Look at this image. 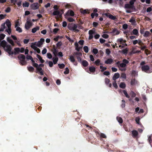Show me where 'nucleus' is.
I'll return each mask as SVG.
<instances>
[{
	"instance_id": "obj_1",
	"label": "nucleus",
	"mask_w": 152,
	"mask_h": 152,
	"mask_svg": "<svg viewBox=\"0 0 152 152\" xmlns=\"http://www.w3.org/2000/svg\"><path fill=\"white\" fill-rule=\"evenodd\" d=\"M0 46L2 47L5 51H6L9 55H16L20 51V48H14L15 52L12 51V48L11 45L7 44L4 40L2 41L0 43Z\"/></svg>"
},
{
	"instance_id": "obj_2",
	"label": "nucleus",
	"mask_w": 152,
	"mask_h": 152,
	"mask_svg": "<svg viewBox=\"0 0 152 152\" xmlns=\"http://www.w3.org/2000/svg\"><path fill=\"white\" fill-rule=\"evenodd\" d=\"M145 64V62L144 61H142L140 63V65L142 66L141 68L142 71L146 73H150L151 72L149 70L150 67L148 65H144Z\"/></svg>"
},
{
	"instance_id": "obj_3",
	"label": "nucleus",
	"mask_w": 152,
	"mask_h": 152,
	"mask_svg": "<svg viewBox=\"0 0 152 152\" xmlns=\"http://www.w3.org/2000/svg\"><path fill=\"white\" fill-rule=\"evenodd\" d=\"M72 24H69L68 25V28L71 30H72L74 31H76L77 32L79 31V30L77 29V25L75 24H74V26H72Z\"/></svg>"
},
{
	"instance_id": "obj_4",
	"label": "nucleus",
	"mask_w": 152,
	"mask_h": 152,
	"mask_svg": "<svg viewBox=\"0 0 152 152\" xmlns=\"http://www.w3.org/2000/svg\"><path fill=\"white\" fill-rule=\"evenodd\" d=\"M95 33V28H93L92 30H90L88 31L89 34V39H91L93 38V34Z\"/></svg>"
},
{
	"instance_id": "obj_5",
	"label": "nucleus",
	"mask_w": 152,
	"mask_h": 152,
	"mask_svg": "<svg viewBox=\"0 0 152 152\" xmlns=\"http://www.w3.org/2000/svg\"><path fill=\"white\" fill-rule=\"evenodd\" d=\"M76 55L78 61L79 62H81L82 61L81 58L80 57L82 55V53L80 52H77L74 53Z\"/></svg>"
},
{
	"instance_id": "obj_6",
	"label": "nucleus",
	"mask_w": 152,
	"mask_h": 152,
	"mask_svg": "<svg viewBox=\"0 0 152 152\" xmlns=\"http://www.w3.org/2000/svg\"><path fill=\"white\" fill-rule=\"evenodd\" d=\"M30 7L33 10L38 9L39 8V4L38 3H34L31 4Z\"/></svg>"
},
{
	"instance_id": "obj_7",
	"label": "nucleus",
	"mask_w": 152,
	"mask_h": 152,
	"mask_svg": "<svg viewBox=\"0 0 152 152\" xmlns=\"http://www.w3.org/2000/svg\"><path fill=\"white\" fill-rule=\"evenodd\" d=\"M69 60H70V61L73 63L75 66H76L77 64V62L75 61L74 57L73 56H69Z\"/></svg>"
},
{
	"instance_id": "obj_8",
	"label": "nucleus",
	"mask_w": 152,
	"mask_h": 152,
	"mask_svg": "<svg viewBox=\"0 0 152 152\" xmlns=\"http://www.w3.org/2000/svg\"><path fill=\"white\" fill-rule=\"evenodd\" d=\"M105 15L107 17L113 20H115L116 19L115 16H114L109 13H106Z\"/></svg>"
},
{
	"instance_id": "obj_9",
	"label": "nucleus",
	"mask_w": 152,
	"mask_h": 152,
	"mask_svg": "<svg viewBox=\"0 0 152 152\" xmlns=\"http://www.w3.org/2000/svg\"><path fill=\"white\" fill-rule=\"evenodd\" d=\"M32 25V23L31 21H27L25 24V28L27 30H28Z\"/></svg>"
},
{
	"instance_id": "obj_10",
	"label": "nucleus",
	"mask_w": 152,
	"mask_h": 152,
	"mask_svg": "<svg viewBox=\"0 0 152 152\" xmlns=\"http://www.w3.org/2000/svg\"><path fill=\"white\" fill-rule=\"evenodd\" d=\"M45 42V39L43 38H41L40 39L39 41H38L37 44H36V45L38 47H40L43 44V43Z\"/></svg>"
},
{
	"instance_id": "obj_11",
	"label": "nucleus",
	"mask_w": 152,
	"mask_h": 152,
	"mask_svg": "<svg viewBox=\"0 0 152 152\" xmlns=\"http://www.w3.org/2000/svg\"><path fill=\"white\" fill-rule=\"evenodd\" d=\"M116 64L117 65L118 67L125 68L126 66V65L123 63L120 64V61H118L116 63Z\"/></svg>"
},
{
	"instance_id": "obj_12",
	"label": "nucleus",
	"mask_w": 152,
	"mask_h": 152,
	"mask_svg": "<svg viewBox=\"0 0 152 152\" xmlns=\"http://www.w3.org/2000/svg\"><path fill=\"white\" fill-rule=\"evenodd\" d=\"M138 83L137 80H136L135 78H132L130 84L131 86H134L136 84H137Z\"/></svg>"
},
{
	"instance_id": "obj_13",
	"label": "nucleus",
	"mask_w": 152,
	"mask_h": 152,
	"mask_svg": "<svg viewBox=\"0 0 152 152\" xmlns=\"http://www.w3.org/2000/svg\"><path fill=\"white\" fill-rule=\"evenodd\" d=\"M74 15V12L72 10H69L66 13L65 16H69V15L71 16H73Z\"/></svg>"
},
{
	"instance_id": "obj_14",
	"label": "nucleus",
	"mask_w": 152,
	"mask_h": 152,
	"mask_svg": "<svg viewBox=\"0 0 152 152\" xmlns=\"http://www.w3.org/2000/svg\"><path fill=\"white\" fill-rule=\"evenodd\" d=\"M81 64L84 67H86L88 66V63L87 61L86 60H84L83 61H81V62H80Z\"/></svg>"
},
{
	"instance_id": "obj_15",
	"label": "nucleus",
	"mask_w": 152,
	"mask_h": 152,
	"mask_svg": "<svg viewBox=\"0 0 152 152\" xmlns=\"http://www.w3.org/2000/svg\"><path fill=\"white\" fill-rule=\"evenodd\" d=\"M132 136L133 137H136L138 135V132L136 130H133L132 132Z\"/></svg>"
},
{
	"instance_id": "obj_16",
	"label": "nucleus",
	"mask_w": 152,
	"mask_h": 152,
	"mask_svg": "<svg viewBox=\"0 0 152 152\" xmlns=\"http://www.w3.org/2000/svg\"><path fill=\"white\" fill-rule=\"evenodd\" d=\"M37 70L38 72H39L40 74V75H44L43 72L42 70V68L39 67L37 68Z\"/></svg>"
},
{
	"instance_id": "obj_17",
	"label": "nucleus",
	"mask_w": 152,
	"mask_h": 152,
	"mask_svg": "<svg viewBox=\"0 0 152 152\" xmlns=\"http://www.w3.org/2000/svg\"><path fill=\"white\" fill-rule=\"evenodd\" d=\"M119 74L118 73H115L113 77V79L114 80H116V79L119 78Z\"/></svg>"
},
{
	"instance_id": "obj_18",
	"label": "nucleus",
	"mask_w": 152,
	"mask_h": 152,
	"mask_svg": "<svg viewBox=\"0 0 152 152\" xmlns=\"http://www.w3.org/2000/svg\"><path fill=\"white\" fill-rule=\"evenodd\" d=\"M113 60L111 58H108L105 61V63L107 64H110L113 62Z\"/></svg>"
},
{
	"instance_id": "obj_19",
	"label": "nucleus",
	"mask_w": 152,
	"mask_h": 152,
	"mask_svg": "<svg viewBox=\"0 0 152 152\" xmlns=\"http://www.w3.org/2000/svg\"><path fill=\"white\" fill-rule=\"evenodd\" d=\"M7 42L10 43L12 46L15 45V44L13 41L10 38L8 37L7 39Z\"/></svg>"
},
{
	"instance_id": "obj_20",
	"label": "nucleus",
	"mask_w": 152,
	"mask_h": 152,
	"mask_svg": "<svg viewBox=\"0 0 152 152\" xmlns=\"http://www.w3.org/2000/svg\"><path fill=\"white\" fill-rule=\"evenodd\" d=\"M18 58L19 60L20 59H26L25 56L24 55L22 54H19L18 56Z\"/></svg>"
},
{
	"instance_id": "obj_21",
	"label": "nucleus",
	"mask_w": 152,
	"mask_h": 152,
	"mask_svg": "<svg viewBox=\"0 0 152 152\" xmlns=\"http://www.w3.org/2000/svg\"><path fill=\"white\" fill-rule=\"evenodd\" d=\"M5 23L6 24L8 28H11V24L10 22L9 21V20H7Z\"/></svg>"
},
{
	"instance_id": "obj_22",
	"label": "nucleus",
	"mask_w": 152,
	"mask_h": 152,
	"mask_svg": "<svg viewBox=\"0 0 152 152\" xmlns=\"http://www.w3.org/2000/svg\"><path fill=\"white\" fill-rule=\"evenodd\" d=\"M39 26H36V27H35L32 29L31 32L32 33H35L37 31L39 30Z\"/></svg>"
},
{
	"instance_id": "obj_23",
	"label": "nucleus",
	"mask_w": 152,
	"mask_h": 152,
	"mask_svg": "<svg viewBox=\"0 0 152 152\" xmlns=\"http://www.w3.org/2000/svg\"><path fill=\"white\" fill-rule=\"evenodd\" d=\"M89 69L91 72H94L96 71V68L94 66H90L89 67Z\"/></svg>"
},
{
	"instance_id": "obj_24",
	"label": "nucleus",
	"mask_w": 152,
	"mask_h": 152,
	"mask_svg": "<svg viewBox=\"0 0 152 152\" xmlns=\"http://www.w3.org/2000/svg\"><path fill=\"white\" fill-rule=\"evenodd\" d=\"M151 34L148 31H146L143 35V36L145 37H148L150 36Z\"/></svg>"
},
{
	"instance_id": "obj_25",
	"label": "nucleus",
	"mask_w": 152,
	"mask_h": 152,
	"mask_svg": "<svg viewBox=\"0 0 152 152\" xmlns=\"http://www.w3.org/2000/svg\"><path fill=\"white\" fill-rule=\"evenodd\" d=\"M20 63L22 65H24L26 64L27 62L25 60V59H20Z\"/></svg>"
},
{
	"instance_id": "obj_26",
	"label": "nucleus",
	"mask_w": 152,
	"mask_h": 152,
	"mask_svg": "<svg viewBox=\"0 0 152 152\" xmlns=\"http://www.w3.org/2000/svg\"><path fill=\"white\" fill-rule=\"evenodd\" d=\"M119 86L121 88L124 89L126 87V85L124 82H121Z\"/></svg>"
},
{
	"instance_id": "obj_27",
	"label": "nucleus",
	"mask_w": 152,
	"mask_h": 152,
	"mask_svg": "<svg viewBox=\"0 0 152 152\" xmlns=\"http://www.w3.org/2000/svg\"><path fill=\"white\" fill-rule=\"evenodd\" d=\"M37 57L39 59L41 63H43L44 62L45 60L42 59V58L38 54H37Z\"/></svg>"
},
{
	"instance_id": "obj_28",
	"label": "nucleus",
	"mask_w": 152,
	"mask_h": 152,
	"mask_svg": "<svg viewBox=\"0 0 152 152\" xmlns=\"http://www.w3.org/2000/svg\"><path fill=\"white\" fill-rule=\"evenodd\" d=\"M132 34L135 35H139V33L138 30L136 29H134L132 31Z\"/></svg>"
},
{
	"instance_id": "obj_29",
	"label": "nucleus",
	"mask_w": 152,
	"mask_h": 152,
	"mask_svg": "<svg viewBox=\"0 0 152 152\" xmlns=\"http://www.w3.org/2000/svg\"><path fill=\"white\" fill-rule=\"evenodd\" d=\"M58 60V58L57 57H53V63L54 64H55L57 63Z\"/></svg>"
},
{
	"instance_id": "obj_30",
	"label": "nucleus",
	"mask_w": 152,
	"mask_h": 152,
	"mask_svg": "<svg viewBox=\"0 0 152 152\" xmlns=\"http://www.w3.org/2000/svg\"><path fill=\"white\" fill-rule=\"evenodd\" d=\"M125 8L126 9H133V7L129 4H126L125 5Z\"/></svg>"
},
{
	"instance_id": "obj_31",
	"label": "nucleus",
	"mask_w": 152,
	"mask_h": 152,
	"mask_svg": "<svg viewBox=\"0 0 152 152\" xmlns=\"http://www.w3.org/2000/svg\"><path fill=\"white\" fill-rule=\"evenodd\" d=\"M112 33L118 35L119 34V32L117 30V29L115 28L112 31Z\"/></svg>"
},
{
	"instance_id": "obj_32",
	"label": "nucleus",
	"mask_w": 152,
	"mask_h": 152,
	"mask_svg": "<svg viewBox=\"0 0 152 152\" xmlns=\"http://www.w3.org/2000/svg\"><path fill=\"white\" fill-rule=\"evenodd\" d=\"M129 22L132 23V25H136V22L135 19H131Z\"/></svg>"
},
{
	"instance_id": "obj_33",
	"label": "nucleus",
	"mask_w": 152,
	"mask_h": 152,
	"mask_svg": "<svg viewBox=\"0 0 152 152\" xmlns=\"http://www.w3.org/2000/svg\"><path fill=\"white\" fill-rule=\"evenodd\" d=\"M36 42L32 43L31 46V47L35 50H36L37 48V47L35 46L36 45Z\"/></svg>"
},
{
	"instance_id": "obj_34",
	"label": "nucleus",
	"mask_w": 152,
	"mask_h": 152,
	"mask_svg": "<svg viewBox=\"0 0 152 152\" xmlns=\"http://www.w3.org/2000/svg\"><path fill=\"white\" fill-rule=\"evenodd\" d=\"M123 92L126 97L128 98H130V96L127 93V91L126 90H123Z\"/></svg>"
},
{
	"instance_id": "obj_35",
	"label": "nucleus",
	"mask_w": 152,
	"mask_h": 152,
	"mask_svg": "<svg viewBox=\"0 0 152 152\" xmlns=\"http://www.w3.org/2000/svg\"><path fill=\"white\" fill-rule=\"evenodd\" d=\"M117 120L120 124H122L123 122V120L122 118L120 117L117 118Z\"/></svg>"
},
{
	"instance_id": "obj_36",
	"label": "nucleus",
	"mask_w": 152,
	"mask_h": 152,
	"mask_svg": "<svg viewBox=\"0 0 152 152\" xmlns=\"http://www.w3.org/2000/svg\"><path fill=\"white\" fill-rule=\"evenodd\" d=\"M135 1L136 0H131L129 2V4L132 6L133 8L134 7V4Z\"/></svg>"
},
{
	"instance_id": "obj_37",
	"label": "nucleus",
	"mask_w": 152,
	"mask_h": 152,
	"mask_svg": "<svg viewBox=\"0 0 152 152\" xmlns=\"http://www.w3.org/2000/svg\"><path fill=\"white\" fill-rule=\"evenodd\" d=\"M28 70L30 72H33L34 70V68L32 66L28 67Z\"/></svg>"
},
{
	"instance_id": "obj_38",
	"label": "nucleus",
	"mask_w": 152,
	"mask_h": 152,
	"mask_svg": "<svg viewBox=\"0 0 152 152\" xmlns=\"http://www.w3.org/2000/svg\"><path fill=\"white\" fill-rule=\"evenodd\" d=\"M29 5V4L28 2H25L23 4V7H28Z\"/></svg>"
},
{
	"instance_id": "obj_39",
	"label": "nucleus",
	"mask_w": 152,
	"mask_h": 152,
	"mask_svg": "<svg viewBox=\"0 0 152 152\" xmlns=\"http://www.w3.org/2000/svg\"><path fill=\"white\" fill-rule=\"evenodd\" d=\"M5 23H4L1 24V31H4V29L6 28V27L5 26Z\"/></svg>"
},
{
	"instance_id": "obj_40",
	"label": "nucleus",
	"mask_w": 152,
	"mask_h": 152,
	"mask_svg": "<svg viewBox=\"0 0 152 152\" xmlns=\"http://www.w3.org/2000/svg\"><path fill=\"white\" fill-rule=\"evenodd\" d=\"M60 12L58 10H56L53 12V15H58L60 14Z\"/></svg>"
},
{
	"instance_id": "obj_41",
	"label": "nucleus",
	"mask_w": 152,
	"mask_h": 152,
	"mask_svg": "<svg viewBox=\"0 0 152 152\" xmlns=\"http://www.w3.org/2000/svg\"><path fill=\"white\" fill-rule=\"evenodd\" d=\"M126 102L124 100H122V104L121 105V106L122 108H124L125 106Z\"/></svg>"
},
{
	"instance_id": "obj_42",
	"label": "nucleus",
	"mask_w": 152,
	"mask_h": 152,
	"mask_svg": "<svg viewBox=\"0 0 152 152\" xmlns=\"http://www.w3.org/2000/svg\"><path fill=\"white\" fill-rule=\"evenodd\" d=\"M128 50L127 48L123 49L122 51V52L124 54H126L127 53Z\"/></svg>"
},
{
	"instance_id": "obj_43",
	"label": "nucleus",
	"mask_w": 152,
	"mask_h": 152,
	"mask_svg": "<svg viewBox=\"0 0 152 152\" xmlns=\"http://www.w3.org/2000/svg\"><path fill=\"white\" fill-rule=\"evenodd\" d=\"M113 86L115 88H118V86L116 83V80H114V81L113 82Z\"/></svg>"
},
{
	"instance_id": "obj_44",
	"label": "nucleus",
	"mask_w": 152,
	"mask_h": 152,
	"mask_svg": "<svg viewBox=\"0 0 152 152\" xmlns=\"http://www.w3.org/2000/svg\"><path fill=\"white\" fill-rule=\"evenodd\" d=\"M88 11V10H83V9H81V12L83 14H85L87 13Z\"/></svg>"
},
{
	"instance_id": "obj_45",
	"label": "nucleus",
	"mask_w": 152,
	"mask_h": 152,
	"mask_svg": "<svg viewBox=\"0 0 152 152\" xmlns=\"http://www.w3.org/2000/svg\"><path fill=\"white\" fill-rule=\"evenodd\" d=\"M100 69H101V72H103L107 69L106 67H104L102 66H100Z\"/></svg>"
},
{
	"instance_id": "obj_46",
	"label": "nucleus",
	"mask_w": 152,
	"mask_h": 152,
	"mask_svg": "<svg viewBox=\"0 0 152 152\" xmlns=\"http://www.w3.org/2000/svg\"><path fill=\"white\" fill-rule=\"evenodd\" d=\"M58 66L60 69H62L64 68L65 65L63 64H58Z\"/></svg>"
},
{
	"instance_id": "obj_47",
	"label": "nucleus",
	"mask_w": 152,
	"mask_h": 152,
	"mask_svg": "<svg viewBox=\"0 0 152 152\" xmlns=\"http://www.w3.org/2000/svg\"><path fill=\"white\" fill-rule=\"evenodd\" d=\"M130 95L132 98L135 97L136 96V94L132 91L131 92Z\"/></svg>"
},
{
	"instance_id": "obj_48",
	"label": "nucleus",
	"mask_w": 152,
	"mask_h": 152,
	"mask_svg": "<svg viewBox=\"0 0 152 152\" xmlns=\"http://www.w3.org/2000/svg\"><path fill=\"white\" fill-rule=\"evenodd\" d=\"M16 28V31H18L19 33H21L22 32V29L19 27H15Z\"/></svg>"
},
{
	"instance_id": "obj_49",
	"label": "nucleus",
	"mask_w": 152,
	"mask_h": 152,
	"mask_svg": "<svg viewBox=\"0 0 152 152\" xmlns=\"http://www.w3.org/2000/svg\"><path fill=\"white\" fill-rule=\"evenodd\" d=\"M83 50L86 53H87L88 51V47L87 46H85L83 48Z\"/></svg>"
},
{
	"instance_id": "obj_50",
	"label": "nucleus",
	"mask_w": 152,
	"mask_h": 152,
	"mask_svg": "<svg viewBox=\"0 0 152 152\" xmlns=\"http://www.w3.org/2000/svg\"><path fill=\"white\" fill-rule=\"evenodd\" d=\"M110 82V80L107 78H106L105 79V83L107 85H108Z\"/></svg>"
},
{
	"instance_id": "obj_51",
	"label": "nucleus",
	"mask_w": 152,
	"mask_h": 152,
	"mask_svg": "<svg viewBox=\"0 0 152 152\" xmlns=\"http://www.w3.org/2000/svg\"><path fill=\"white\" fill-rule=\"evenodd\" d=\"M100 62V59H98L95 61V63L96 65L99 66V64Z\"/></svg>"
},
{
	"instance_id": "obj_52",
	"label": "nucleus",
	"mask_w": 152,
	"mask_h": 152,
	"mask_svg": "<svg viewBox=\"0 0 152 152\" xmlns=\"http://www.w3.org/2000/svg\"><path fill=\"white\" fill-rule=\"evenodd\" d=\"M6 31L9 34H10L11 33V28H8L6 29Z\"/></svg>"
},
{
	"instance_id": "obj_53",
	"label": "nucleus",
	"mask_w": 152,
	"mask_h": 152,
	"mask_svg": "<svg viewBox=\"0 0 152 152\" xmlns=\"http://www.w3.org/2000/svg\"><path fill=\"white\" fill-rule=\"evenodd\" d=\"M69 73V70L68 67H66L65 68V71L64 72V73L65 74H67Z\"/></svg>"
},
{
	"instance_id": "obj_54",
	"label": "nucleus",
	"mask_w": 152,
	"mask_h": 152,
	"mask_svg": "<svg viewBox=\"0 0 152 152\" xmlns=\"http://www.w3.org/2000/svg\"><path fill=\"white\" fill-rule=\"evenodd\" d=\"M140 118L139 117H137L136 118L135 121L138 124H140Z\"/></svg>"
},
{
	"instance_id": "obj_55",
	"label": "nucleus",
	"mask_w": 152,
	"mask_h": 152,
	"mask_svg": "<svg viewBox=\"0 0 152 152\" xmlns=\"http://www.w3.org/2000/svg\"><path fill=\"white\" fill-rule=\"evenodd\" d=\"M92 52L94 54H96L98 53V50L96 48H94L93 49Z\"/></svg>"
},
{
	"instance_id": "obj_56",
	"label": "nucleus",
	"mask_w": 152,
	"mask_h": 152,
	"mask_svg": "<svg viewBox=\"0 0 152 152\" xmlns=\"http://www.w3.org/2000/svg\"><path fill=\"white\" fill-rule=\"evenodd\" d=\"M47 57L49 59H51L52 58V56L51 54L50 53H48L47 54Z\"/></svg>"
},
{
	"instance_id": "obj_57",
	"label": "nucleus",
	"mask_w": 152,
	"mask_h": 152,
	"mask_svg": "<svg viewBox=\"0 0 152 152\" xmlns=\"http://www.w3.org/2000/svg\"><path fill=\"white\" fill-rule=\"evenodd\" d=\"M102 37L104 38L107 39L108 38L109 36L108 34H104L102 35Z\"/></svg>"
},
{
	"instance_id": "obj_58",
	"label": "nucleus",
	"mask_w": 152,
	"mask_h": 152,
	"mask_svg": "<svg viewBox=\"0 0 152 152\" xmlns=\"http://www.w3.org/2000/svg\"><path fill=\"white\" fill-rule=\"evenodd\" d=\"M62 45V43L61 42H58L56 44L57 47L59 48Z\"/></svg>"
},
{
	"instance_id": "obj_59",
	"label": "nucleus",
	"mask_w": 152,
	"mask_h": 152,
	"mask_svg": "<svg viewBox=\"0 0 152 152\" xmlns=\"http://www.w3.org/2000/svg\"><path fill=\"white\" fill-rule=\"evenodd\" d=\"M123 62L124 63L126 64H127L129 63V61L126 59H124L122 60Z\"/></svg>"
},
{
	"instance_id": "obj_60",
	"label": "nucleus",
	"mask_w": 152,
	"mask_h": 152,
	"mask_svg": "<svg viewBox=\"0 0 152 152\" xmlns=\"http://www.w3.org/2000/svg\"><path fill=\"white\" fill-rule=\"evenodd\" d=\"M121 77L123 78H126V75L124 73H121Z\"/></svg>"
},
{
	"instance_id": "obj_61",
	"label": "nucleus",
	"mask_w": 152,
	"mask_h": 152,
	"mask_svg": "<svg viewBox=\"0 0 152 152\" xmlns=\"http://www.w3.org/2000/svg\"><path fill=\"white\" fill-rule=\"evenodd\" d=\"M111 52L109 49H107L106 50V53L107 55H109L110 53Z\"/></svg>"
},
{
	"instance_id": "obj_62",
	"label": "nucleus",
	"mask_w": 152,
	"mask_h": 152,
	"mask_svg": "<svg viewBox=\"0 0 152 152\" xmlns=\"http://www.w3.org/2000/svg\"><path fill=\"white\" fill-rule=\"evenodd\" d=\"M103 74L106 76H108L110 75V73L109 71H104L103 72Z\"/></svg>"
},
{
	"instance_id": "obj_63",
	"label": "nucleus",
	"mask_w": 152,
	"mask_h": 152,
	"mask_svg": "<svg viewBox=\"0 0 152 152\" xmlns=\"http://www.w3.org/2000/svg\"><path fill=\"white\" fill-rule=\"evenodd\" d=\"M11 11V9L10 7H7L5 10V12L7 13H8L10 12Z\"/></svg>"
},
{
	"instance_id": "obj_64",
	"label": "nucleus",
	"mask_w": 152,
	"mask_h": 152,
	"mask_svg": "<svg viewBox=\"0 0 152 152\" xmlns=\"http://www.w3.org/2000/svg\"><path fill=\"white\" fill-rule=\"evenodd\" d=\"M59 30V29L58 28H55L53 29V32L54 34H56Z\"/></svg>"
}]
</instances>
